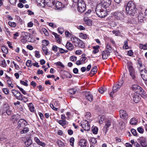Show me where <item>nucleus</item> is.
Segmentation results:
<instances>
[{"instance_id":"1","label":"nucleus","mask_w":147,"mask_h":147,"mask_svg":"<svg viewBox=\"0 0 147 147\" xmlns=\"http://www.w3.org/2000/svg\"><path fill=\"white\" fill-rule=\"evenodd\" d=\"M126 9L128 14L132 16L134 15L137 11L135 4L132 1H129L128 2Z\"/></svg>"},{"instance_id":"2","label":"nucleus","mask_w":147,"mask_h":147,"mask_svg":"<svg viewBox=\"0 0 147 147\" xmlns=\"http://www.w3.org/2000/svg\"><path fill=\"white\" fill-rule=\"evenodd\" d=\"M74 46L76 47L84 48L85 47L84 42L79 38L74 36H71L70 38Z\"/></svg>"},{"instance_id":"3","label":"nucleus","mask_w":147,"mask_h":147,"mask_svg":"<svg viewBox=\"0 0 147 147\" xmlns=\"http://www.w3.org/2000/svg\"><path fill=\"white\" fill-rule=\"evenodd\" d=\"M129 75L131 79L134 80L135 83H138L137 80V72L134 68L131 65H129L128 66Z\"/></svg>"},{"instance_id":"4","label":"nucleus","mask_w":147,"mask_h":147,"mask_svg":"<svg viewBox=\"0 0 147 147\" xmlns=\"http://www.w3.org/2000/svg\"><path fill=\"white\" fill-rule=\"evenodd\" d=\"M100 5H97L96 8V12L99 17L103 18L106 16L107 14V10L103 9L100 8Z\"/></svg>"},{"instance_id":"5","label":"nucleus","mask_w":147,"mask_h":147,"mask_svg":"<svg viewBox=\"0 0 147 147\" xmlns=\"http://www.w3.org/2000/svg\"><path fill=\"white\" fill-rule=\"evenodd\" d=\"M78 10L80 13L84 12L86 9V5L85 2L82 0L79 1L78 3Z\"/></svg>"},{"instance_id":"6","label":"nucleus","mask_w":147,"mask_h":147,"mask_svg":"<svg viewBox=\"0 0 147 147\" xmlns=\"http://www.w3.org/2000/svg\"><path fill=\"white\" fill-rule=\"evenodd\" d=\"M28 122L23 119H19L17 123V128L19 129H22L23 127L27 125Z\"/></svg>"},{"instance_id":"7","label":"nucleus","mask_w":147,"mask_h":147,"mask_svg":"<svg viewBox=\"0 0 147 147\" xmlns=\"http://www.w3.org/2000/svg\"><path fill=\"white\" fill-rule=\"evenodd\" d=\"M30 34L27 32H24L22 33L21 42L24 44L26 43L30 38Z\"/></svg>"},{"instance_id":"8","label":"nucleus","mask_w":147,"mask_h":147,"mask_svg":"<svg viewBox=\"0 0 147 147\" xmlns=\"http://www.w3.org/2000/svg\"><path fill=\"white\" fill-rule=\"evenodd\" d=\"M138 142H140L142 147H146L147 146V143L146 138L142 137L138 139Z\"/></svg>"},{"instance_id":"9","label":"nucleus","mask_w":147,"mask_h":147,"mask_svg":"<svg viewBox=\"0 0 147 147\" xmlns=\"http://www.w3.org/2000/svg\"><path fill=\"white\" fill-rule=\"evenodd\" d=\"M81 127L86 131H88L90 129V125L88 121H84L81 124Z\"/></svg>"},{"instance_id":"10","label":"nucleus","mask_w":147,"mask_h":147,"mask_svg":"<svg viewBox=\"0 0 147 147\" xmlns=\"http://www.w3.org/2000/svg\"><path fill=\"white\" fill-rule=\"evenodd\" d=\"M111 121L110 119H108L105 122V125L104 126L103 130L105 131V133L106 134L108 130V128L110 126L111 124Z\"/></svg>"},{"instance_id":"11","label":"nucleus","mask_w":147,"mask_h":147,"mask_svg":"<svg viewBox=\"0 0 147 147\" xmlns=\"http://www.w3.org/2000/svg\"><path fill=\"white\" fill-rule=\"evenodd\" d=\"M119 115L120 117L124 119H127L128 117L126 111L123 110L119 111Z\"/></svg>"},{"instance_id":"12","label":"nucleus","mask_w":147,"mask_h":147,"mask_svg":"<svg viewBox=\"0 0 147 147\" xmlns=\"http://www.w3.org/2000/svg\"><path fill=\"white\" fill-rule=\"evenodd\" d=\"M131 89L132 90L134 91H135L136 92V93H137L140 92V91H141L142 90V88L140 86L135 84L132 85Z\"/></svg>"},{"instance_id":"13","label":"nucleus","mask_w":147,"mask_h":147,"mask_svg":"<svg viewBox=\"0 0 147 147\" xmlns=\"http://www.w3.org/2000/svg\"><path fill=\"white\" fill-rule=\"evenodd\" d=\"M133 97V100L136 103H138L141 99V96L137 93H134Z\"/></svg>"},{"instance_id":"14","label":"nucleus","mask_w":147,"mask_h":147,"mask_svg":"<svg viewBox=\"0 0 147 147\" xmlns=\"http://www.w3.org/2000/svg\"><path fill=\"white\" fill-rule=\"evenodd\" d=\"M115 17L118 20H121L124 17V13L122 12L117 11L114 13Z\"/></svg>"},{"instance_id":"15","label":"nucleus","mask_w":147,"mask_h":147,"mask_svg":"<svg viewBox=\"0 0 147 147\" xmlns=\"http://www.w3.org/2000/svg\"><path fill=\"white\" fill-rule=\"evenodd\" d=\"M111 4V3L102 1L101 3L98 4V5H100V7L101 9L106 10L107 8Z\"/></svg>"},{"instance_id":"16","label":"nucleus","mask_w":147,"mask_h":147,"mask_svg":"<svg viewBox=\"0 0 147 147\" xmlns=\"http://www.w3.org/2000/svg\"><path fill=\"white\" fill-rule=\"evenodd\" d=\"M140 75L144 80H147V71L146 70H142L140 72Z\"/></svg>"},{"instance_id":"17","label":"nucleus","mask_w":147,"mask_h":147,"mask_svg":"<svg viewBox=\"0 0 147 147\" xmlns=\"http://www.w3.org/2000/svg\"><path fill=\"white\" fill-rule=\"evenodd\" d=\"M87 145V141L85 139H81L79 142L78 146H80V147H86Z\"/></svg>"},{"instance_id":"18","label":"nucleus","mask_w":147,"mask_h":147,"mask_svg":"<svg viewBox=\"0 0 147 147\" xmlns=\"http://www.w3.org/2000/svg\"><path fill=\"white\" fill-rule=\"evenodd\" d=\"M110 52L109 51H103L102 53V59H107L110 55Z\"/></svg>"},{"instance_id":"19","label":"nucleus","mask_w":147,"mask_h":147,"mask_svg":"<svg viewBox=\"0 0 147 147\" xmlns=\"http://www.w3.org/2000/svg\"><path fill=\"white\" fill-rule=\"evenodd\" d=\"M86 98L90 101H92L93 99V96L89 92H86L85 94Z\"/></svg>"},{"instance_id":"20","label":"nucleus","mask_w":147,"mask_h":147,"mask_svg":"<svg viewBox=\"0 0 147 147\" xmlns=\"http://www.w3.org/2000/svg\"><path fill=\"white\" fill-rule=\"evenodd\" d=\"M55 7L57 9H61L63 8L64 5L61 2L57 1L56 3Z\"/></svg>"},{"instance_id":"21","label":"nucleus","mask_w":147,"mask_h":147,"mask_svg":"<svg viewBox=\"0 0 147 147\" xmlns=\"http://www.w3.org/2000/svg\"><path fill=\"white\" fill-rule=\"evenodd\" d=\"M42 42V50L45 55H46V40H43Z\"/></svg>"},{"instance_id":"22","label":"nucleus","mask_w":147,"mask_h":147,"mask_svg":"<svg viewBox=\"0 0 147 147\" xmlns=\"http://www.w3.org/2000/svg\"><path fill=\"white\" fill-rule=\"evenodd\" d=\"M66 48L69 51L72 50L74 48V46L72 43L69 42H67L66 45Z\"/></svg>"},{"instance_id":"23","label":"nucleus","mask_w":147,"mask_h":147,"mask_svg":"<svg viewBox=\"0 0 147 147\" xmlns=\"http://www.w3.org/2000/svg\"><path fill=\"white\" fill-rule=\"evenodd\" d=\"M34 140L38 145L43 147L45 146V143L42 142L41 141H40L39 139L37 137H35L34 138Z\"/></svg>"},{"instance_id":"24","label":"nucleus","mask_w":147,"mask_h":147,"mask_svg":"<svg viewBox=\"0 0 147 147\" xmlns=\"http://www.w3.org/2000/svg\"><path fill=\"white\" fill-rule=\"evenodd\" d=\"M47 5L49 7H51L55 4L54 0H47Z\"/></svg>"},{"instance_id":"25","label":"nucleus","mask_w":147,"mask_h":147,"mask_svg":"<svg viewBox=\"0 0 147 147\" xmlns=\"http://www.w3.org/2000/svg\"><path fill=\"white\" fill-rule=\"evenodd\" d=\"M8 107H9L8 104L6 102H4L1 109L2 113L7 109Z\"/></svg>"},{"instance_id":"26","label":"nucleus","mask_w":147,"mask_h":147,"mask_svg":"<svg viewBox=\"0 0 147 147\" xmlns=\"http://www.w3.org/2000/svg\"><path fill=\"white\" fill-rule=\"evenodd\" d=\"M97 67L96 66H94L92 69L90 73V75L92 76L94 74H95L97 71Z\"/></svg>"},{"instance_id":"27","label":"nucleus","mask_w":147,"mask_h":147,"mask_svg":"<svg viewBox=\"0 0 147 147\" xmlns=\"http://www.w3.org/2000/svg\"><path fill=\"white\" fill-rule=\"evenodd\" d=\"M25 144L27 147H29L32 144V141L31 139H28L25 142Z\"/></svg>"},{"instance_id":"28","label":"nucleus","mask_w":147,"mask_h":147,"mask_svg":"<svg viewBox=\"0 0 147 147\" xmlns=\"http://www.w3.org/2000/svg\"><path fill=\"white\" fill-rule=\"evenodd\" d=\"M12 113V111L10 109V108L8 107L7 109H6L5 111H4L2 113L3 114H4L5 113H6L8 115H10Z\"/></svg>"},{"instance_id":"29","label":"nucleus","mask_w":147,"mask_h":147,"mask_svg":"<svg viewBox=\"0 0 147 147\" xmlns=\"http://www.w3.org/2000/svg\"><path fill=\"white\" fill-rule=\"evenodd\" d=\"M1 49L2 52L3 53L5 54L8 53V48L5 46H2L1 47Z\"/></svg>"},{"instance_id":"30","label":"nucleus","mask_w":147,"mask_h":147,"mask_svg":"<svg viewBox=\"0 0 147 147\" xmlns=\"http://www.w3.org/2000/svg\"><path fill=\"white\" fill-rule=\"evenodd\" d=\"M144 15L143 13H140L138 15V19L139 22H142L144 21Z\"/></svg>"},{"instance_id":"31","label":"nucleus","mask_w":147,"mask_h":147,"mask_svg":"<svg viewBox=\"0 0 147 147\" xmlns=\"http://www.w3.org/2000/svg\"><path fill=\"white\" fill-rule=\"evenodd\" d=\"M53 34L54 35L58 43H60L61 42V39L59 37V35L57 33L53 32Z\"/></svg>"},{"instance_id":"32","label":"nucleus","mask_w":147,"mask_h":147,"mask_svg":"<svg viewBox=\"0 0 147 147\" xmlns=\"http://www.w3.org/2000/svg\"><path fill=\"white\" fill-rule=\"evenodd\" d=\"M23 95L20 92L18 93L15 96V97L17 99L20 100H22Z\"/></svg>"},{"instance_id":"33","label":"nucleus","mask_w":147,"mask_h":147,"mask_svg":"<svg viewBox=\"0 0 147 147\" xmlns=\"http://www.w3.org/2000/svg\"><path fill=\"white\" fill-rule=\"evenodd\" d=\"M56 142L59 147H65L63 142L61 140H58L56 141Z\"/></svg>"},{"instance_id":"34","label":"nucleus","mask_w":147,"mask_h":147,"mask_svg":"<svg viewBox=\"0 0 147 147\" xmlns=\"http://www.w3.org/2000/svg\"><path fill=\"white\" fill-rule=\"evenodd\" d=\"M28 107L30 110L31 112H34V107L33 104L32 103H29Z\"/></svg>"},{"instance_id":"35","label":"nucleus","mask_w":147,"mask_h":147,"mask_svg":"<svg viewBox=\"0 0 147 147\" xmlns=\"http://www.w3.org/2000/svg\"><path fill=\"white\" fill-rule=\"evenodd\" d=\"M29 128L27 127H24L20 131V133L21 134H26L29 131Z\"/></svg>"},{"instance_id":"36","label":"nucleus","mask_w":147,"mask_h":147,"mask_svg":"<svg viewBox=\"0 0 147 147\" xmlns=\"http://www.w3.org/2000/svg\"><path fill=\"white\" fill-rule=\"evenodd\" d=\"M130 123L132 125H136L137 123V121L135 118H132L130 121Z\"/></svg>"},{"instance_id":"37","label":"nucleus","mask_w":147,"mask_h":147,"mask_svg":"<svg viewBox=\"0 0 147 147\" xmlns=\"http://www.w3.org/2000/svg\"><path fill=\"white\" fill-rule=\"evenodd\" d=\"M8 86L10 88H12L13 87V85L12 83V82L11 80V79L9 80H8L7 81Z\"/></svg>"},{"instance_id":"38","label":"nucleus","mask_w":147,"mask_h":147,"mask_svg":"<svg viewBox=\"0 0 147 147\" xmlns=\"http://www.w3.org/2000/svg\"><path fill=\"white\" fill-rule=\"evenodd\" d=\"M138 93L141 96V97L142 96V97L144 98L146 96V92L144 91L143 89L141 91H140V92H138Z\"/></svg>"},{"instance_id":"39","label":"nucleus","mask_w":147,"mask_h":147,"mask_svg":"<svg viewBox=\"0 0 147 147\" xmlns=\"http://www.w3.org/2000/svg\"><path fill=\"white\" fill-rule=\"evenodd\" d=\"M36 2L42 6H45V0H36Z\"/></svg>"},{"instance_id":"40","label":"nucleus","mask_w":147,"mask_h":147,"mask_svg":"<svg viewBox=\"0 0 147 147\" xmlns=\"http://www.w3.org/2000/svg\"><path fill=\"white\" fill-rule=\"evenodd\" d=\"M77 92V90L75 89H71L69 90V93L71 95L76 94Z\"/></svg>"},{"instance_id":"41","label":"nucleus","mask_w":147,"mask_h":147,"mask_svg":"<svg viewBox=\"0 0 147 147\" xmlns=\"http://www.w3.org/2000/svg\"><path fill=\"white\" fill-rule=\"evenodd\" d=\"M0 65L3 67H5L6 66V64L5 59L3 58L1 59L0 61Z\"/></svg>"},{"instance_id":"42","label":"nucleus","mask_w":147,"mask_h":147,"mask_svg":"<svg viewBox=\"0 0 147 147\" xmlns=\"http://www.w3.org/2000/svg\"><path fill=\"white\" fill-rule=\"evenodd\" d=\"M139 47L141 49L146 50H147V44H146L144 45L140 44H139Z\"/></svg>"},{"instance_id":"43","label":"nucleus","mask_w":147,"mask_h":147,"mask_svg":"<svg viewBox=\"0 0 147 147\" xmlns=\"http://www.w3.org/2000/svg\"><path fill=\"white\" fill-rule=\"evenodd\" d=\"M8 24L11 27L15 28L17 26V24L16 22L11 21L8 22Z\"/></svg>"},{"instance_id":"44","label":"nucleus","mask_w":147,"mask_h":147,"mask_svg":"<svg viewBox=\"0 0 147 147\" xmlns=\"http://www.w3.org/2000/svg\"><path fill=\"white\" fill-rule=\"evenodd\" d=\"M124 45L123 46V48L125 49H129V46L128 45V41L126 40L124 41Z\"/></svg>"},{"instance_id":"45","label":"nucleus","mask_w":147,"mask_h":147,"mask_svg":"<svg viewBox=\"0 0 147 147\" xmlns=\"http://www.w3.org/2000/svg\"><path fill=\"white\" fill-rule=\"evenodd\" d=\"M79 37L82 39H86L87 38V36L86 34L80 33L79 34Z\"/></svg>"},{"instance_id":"46","label":"nucleus","mask_w":147,"mask_h":147,"mask_svg":"<svg viewBox=\"0 0 147 147\" xmlns=\"http://www.w3.org/2000/svg\"><path fill=\"white\" fill-rule=\"evenodd\" d=\"M58 123L62 126H63L66 124L67 122L65 119L60 120L58 121Z\"/></svg>"},{"instance_id":"47","label":"nucleus","mask_w":147,"mask_h":147,"mask_svg":"<svg viewBox=\"0 0 147 147\" xmlns=\"http://www.w3.org/2000/svg\"><path fill=\"white\" fill-rule=\"evenodd\" d=\"M120 88L117 84L114 85L113 87V90L115 92H117L118 89H119Z\"/></svg>"},{"instance_id":"48","label":"nucleus","mask_w":147,"mask_h":147,"mask_svg":"<svg viewBox=\"0 0 147 147\" xmlns=\"http://www.w3.org/2000/svg\"><path fill=\"white\" fill-rule=\"evenodd\" d=\"M28 82V81L27 80H25V81L22 80H21L20 81V82L21 84L26 86H28V84L27 83Z\"/></svg>"},{"instance_id":"49","label":"nucleus","mask_w":147,"mask_h":147,"mask_svg":"<svg viewBox=\"0 0 147 147\" xmlns=\"http://www.w3.org/2000/svg\"><path fill=\"white\" fill-rule=\"evenodd\" d=\"M92 131L94 134H96L97 133L98 131V128L96 127H92Z\"/></svg>"},{"instance_id":"50","label":"nucleus","mask_w":147,"mask_h":147,"mask_svg":"<svg viewBox=\"0 0 147 147\" xmlns=\"http://www.w3.org/2000/svg\"><path fill=\"white\" fill-rule=\"evenodd\" d=\"M99 47L97 46H94L93 47V52L94 53L96 54L98 52L99 50L98 49V48Z\"/></svg>"},{"instance_id":"51","label":"nucleus","mask_w":147,"mask_h":147,"mask_svg":"<svg viewBox=\"0 0 147 147\" xmlns=\"http://www.w3.org/2000/svg\"><path fill=\"white\" fill-rule=\"evenodd\" d=\"M17 87L20 90L23 94L25 95L27 94L26 92L23 88H20L18 86H17Z\"/></svg>"},{"instance_id":"52","label":"nucleus","mask_w":147,"mask_h":147,"mask_svg":"<svg viewBox=\"0 0 147 147\" xmlns=\"http://www.w3.org/2000/svg\"><path fill=\"white\" fill-rule=\"evenodd\" d=\"M107 89L105 87H102L100 88V89L99 90V91L100 93L102 94Z\"/></svg>"},{"instance_id":"53","label":"nucleus","mask_w":147,"mask_h":147,"mask_svg":"<svg viewBox=\"0 0 147 147\" xmlns=\"http://www.w3.org/2000/svg\"><path fill=\"white\" fill-rule=\"evenodd\" d=\"M35 56L37 58H39L40 57V54L39 51H35Z\"/></svg>"},{"instance_id":"54","label":"nucleus","mask_w":147,"mask_h":147,"mask_svg":"<svg viewBox=\"0 0 147 147\" xmlns=\"http://www.w3.org/2000/svg\"><path fill=\"white\" fill-rule=\"evenodd\" d=\"M86 59L87 57H83L80 58V60L82 64H84L86 63L85 61L86 60Z\"/></svg>"},{"instance_id":"55","label":"nucleus","mask_w":147,"mask_h":147,"mask_svg":"<svg viewBox=\"0 0 147 147\" xmlns=\"http://www.w3.org/2000/svg\"><path fill=\"white\" fill-rule=\"evenodd\" d=\"M131 131L132 134L135 136H138L136 130L133 129H132L131 130Z\"/></svg>"},{"instance_id":"56","label":"nucleus","mask_w":147,"mask_h":147,"mask_svg":"<svg viewBox=\"0 0 147 147\" xmlns=\"http://www.w3.org/2000/svg\"><path fill=\"white\" fill-rule=\"evenodd\" d=\"M32 61L31 60H28L26 62V65L27 67H30L32 66Z\"/></svg>"},{"instance_id":"57","label":"nucleus","mask_w":147,"mask_h":147,"mask_svg":"<svg viewBox=\"0 0 147 147\" xmlns=\"http://www.w3.org/2000/svg\"><path fill=\"white\" fill-rule=\"evenodd\" d=\"M40 32L41 34H44L45 35H46V29L45 28H42L40 30Z\"/></svg>"},{"instance_id":"58","label":"nucleus","mask_w":147,"mask_h":147,"mask_svg":"<svg viewBox=\"0 0 147 147\" xmlns=\"http://www.w3.org/2000/svg\"><path fill=\"white\" fill-rule=\"evenodd\" d=\"M58 32L60 34H62L64 32V29L62 27L59 28L58 29Z\"/></svg>"},{"instance_id":"59","label":"nucleus","mask_w":147,"mask_h":147,"mask_svg":"<svg viewBox=\"0 0 147 147\" xmlns=\"http://www.w3.org/2000/svg\"><path fill=\"white\" fill-rule=\"evenodd\" d=\"M3 92L6 94H9V90L6 88H3L2 90Z\"/></svg>"},{"instance_id":"60","label":"nucleus","mask_w":147,"mask_h":147,"mask_svg":"<svg viewBox=\"0 0 147 147\" xmlns=\"http://www.w3.org/2000/svg\"><path fill=\"white\" fill-rule=\"evenodd\" d=\"M137 130L141 134L143 133L144 129L141 127H139L137 128Z\"/></svg>"},{"instance_id":"61","label":"nucleus","mask_w":147,"mask_h":147,"mask_svg":"<svg viewBox=\"0 0 147 147\" xmlns=\"http://www.w3.org/2000/svg\"><path fill=\"white\" fill-rule=\"evenodd\" d=\"M55 64L56 65L60 66L62 67H64V66L63 65L61 62L60 61L55 63Z\"/></svg>"},{"instance_id":"62","label":"nucleus","mask_w":147,"mask_h":147,"mask_svg":"<svg viewBox=\"0 0 147 147\" xmlns=\"http://www.w3.org/2000/svg\"><path fill=\"white\" fill-rule=\"evenodd\" d=\"M74 139L73 138H71L70 140V144L72 146H73L74 145Z\"/></svg>"},{"instance_id":"63","label":"nucleus","mask_w":147,"mask_h":147,"mask_svg":"<svg viewBox=\"0 0 147 147\" xmlns=\"http://www.w3.org/2000/svg\"><path fill=\"white\" fill-rule=\"evenodd\" d=\"M134 53L132 50H130L128 51L127 55L130 56H131L133 55Z\"/></svg>"},{"instance_id":"64","label":"nucleus","mask_w":147,"mask_h":147,"mask_svg":"<svg viewBox=\"0 0 147 147\" xmlns=\"http://www.w3.org/2000/svg\"><path fill=\"white\" fill-rule=\"evenodd\" d=\"M119 126L122 129H123V128L125 127V124L123 122H119Z\"/></svg>"}]
</instances>
